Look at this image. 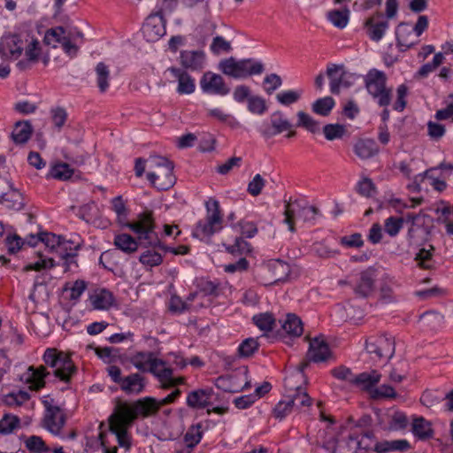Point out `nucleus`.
<instances>
[{"label":"nucleus","mask_w":453,"mask_h":453,"mask_svg":"<svg viewBox=\"0 0 453 453\" xmlns=\"http://www.w3.org/2000/svg\"><path fill=\"white\" fill-rule=\"evenodd\" d=\"M180 388H175L173 392L167 395L161 400H157L154 396H145L136 400L134 403H127V402H118L114 407V411L109 418V426L111 431L115 434L120 447L130 448L131 438L128 434V428L133 421L136 419L138 414L149 416L158 411L160 406L168 404L175 401L176 397L180 395Z\"/></svg>","instance_id":"obj_1"},{"label":"nucleus","mask_w":453,"mask_h":453,"mask_svg":"<svg viewBox=\"0 0 453 453\" xmlns=\"http://www.w3.org/2000/svg\"><path fill=\"white\" fill-rule=\"evenodd\" d=\"M127 226L136 233L137 239H134L130 234H119L114 239V245L126 253L136 251L139 245L153 248L159 245V238L155 231L156 223L153 212L146 211V212L139 213L136 219Z\"/></svg>","instance_id":"obj_2"},{"label":"nucleus","mask_w":453,"mask_h":453,"mask_svg":"<svg viewBox=\"0 0 453 453\" xmlns=\"http://www.w3.org/2000/svg\"><path fill=\"white\" fill-rule=\"evenodd\" d=\"M173 168V161L160 155H152L148 158L147 178L157 189H169L176 180Z\"/></svg>","instance_id":"obj_3"},{"label":"nucleus","mask_w":453,"mask_h":453,"mask_svg":"<svg viewBox=\"0 0 453 453\" xmlns=\"http://www.w3.org/2000/svg\"><path fill=\"white\" fill-rule=\"evenodd\" d=\"M218 68L225 75L234 77V79H244L248 75L262 73L264 64L253 61V59H241L238 61L235 58H227L219 62Z\"/></svg>","instance_id":"obj_4"},{"label":"nucleus","mask_w":453,"mask_h":453,"mask_svg":"<svg viewBox=\"0 0 453 453\" xmlns=\"http://www.w3.org/2000/svg\"><path fill=\"white\" fill-rule=\"evenodd\" d=\"M366 352L373 363H387L395 352L394 338L380 334V336H369L365 340Z\"/></svg>","instance_id":"obj_5"},{"label":"nucleus","mask_w":453,"mask_h":453,"mask_svg":"<svg viewBox=\"0 0 453 453\" xmlns=\"http://www.w3.org/2000/svg\"><path fill=\"white\" fill-rule=\"evenodd\" d=\"M365 87L379 105H389L392 100V89L387 88V76L383 71L372 69L365 76Z\"/></svg>","instance_id":"obj_6"},{"label":"nucleus","mask_w":453,"mask_h":453,"mask_svg":"<svg viewBox=\"0 0 453 453\" xmlns=\"http://www.w3.org/2000/svg\"><path fill=\"white\" fill-rule=\"evenodd\" d=\"M207 214L203 220H199L193 230L195 236L203 238L211 236L215 231L222 228V218L218 200H208L206 202Z\"/></svg>","instance_id":"obj_7"},{"label":"nucleus","mask_w":453,"mask_h":453,"mask_svg":"<svg viewBox=\"0 0 453 453\" xmlns=\"http://www.w3.org/2000/svg\"><path fill=\"white\" fill-rule=\"evenodd\" d=\"M331 372L334 378L348 380L351 384L363 388V389H370L372 386H375L381 380V373H379L377 370L363 372V373L354 375L352 370L348 366H336V368H333Z\"/></svg>","instance_id":"obj_8"},{"label":"nucleus","mask_w":453,"mask_h":453,"mask_svg":"<svg viewBox=\"0 0 453 453\" xmlns=\"http://www.w3.org/2000/svg\"><path fill=\"white\" fill-rule=\"evenodd\" d=\"M289 272L290 266L288 262L274 259L260 265L255 273V278L264 285H271L275 281L284 280Z\"/></svg>","instance_id":"obj_9"},{"label":"nucleus","mask_w":453,"mask_h":453,"mask_svg":"<svg viewBox=\"0 0 453 453\" xmlns=\"http://www.w3.org/2000/svg\"><path fill=\"white\" fill-rule=\"evenodd\" d=\"M43 361L55 367L54 374L59 380H70L76 371V366L69 357L64 353H58L55 348H48L43 354Z\"/></svg>","instance_id":"obj_10"},{"label":"nucleus","mask_w":453,"mask_h":453,"mask_svg":"<svg viewBox=\"0 0 453 453\" xmlns=\"http://www.w3.org/2000/svg\"><path fill=\"white\" fill-rule=\"evenodd\" d=\"M318 214H319V211L314 205H302L299 202H287L283 222L288 225L290 231H295L296 216L303 218L304 221H315Z\"/></svg>","instance_id":"obj_11"},{"label":"nucleus","mask_w":453,"mask_h":453,"mask_svg":"<svg viewBox=\"0 0 453 453\" xmlns=\"http://www.w3.org/2000/svg\"><path fill=\"white\" fill-rule=\"evenodd\" d=\"M142 32L148 42H157V40H159V38H162V36L165 35V19L164 12H162V4L157 12L150 13L147 17L142 26Z\"/></svg>","instance_id":"obj_12"},{"label":"nucleus","mask_w":453,"mask_h":453,"mask_svg":"<svg viewBox=\"0 0 453 453\" xmlns=\"http://www.w3.org/2000/svg\"><path fill=\"white\" fill-rule=\"evenodd\" d=\"M26 41L19 34H8L0 41V54L6 60H17L24 51Z\"/></svg>","instance_id":"obj_13"},{"label":"nucleus","mask_w":453,"mask_h":453,"mask_svg":"<svg viewBox=\"0 0 453 453\" xmlns=\"http://www.w3.org/2000/svg\"><path fill=\"white\" fill-rule=\"evenodd\" d=\"M200 87L204 94H212V96H227L230 88L227 86L221 74L206 71L200 79Z\"/></svg>","instance_id":"obj_14"},{"label":"nucleus","mask_w":453,"mask_h":453,"mask_svg":"<svg viewBox=\"0 0 453 453\" xmlns=\"http://www.w3.org/2000/svg\"><path fill=\"white\" fill-rule=\"evenodd\" d=\"M45 412L42 419L44 428L53 433V434H60L61 429L65 426L66 415L58 405H51L48 400L43 402Z\"/></svg>","instance_id":"obj_15"},{"label":"nucleus","mask_w":453,"mask_h":453,"mask_svg":"<svg viewBox=\"0 0 453 453\" xmlns=\"http://www.w3.org/2000/svg\"><path fill=\"white\" fill-rule=\"evenodd\" d=\"M150 372H152L162 382L164 388H171L178 382H183V377L174 379L173 370L171 366H167L164 360L156 358L153 351H151V361L150 365Z\"/></svg>","instance_id":"obj_16"},{"label":"nucleus","mask_w":453,"mask_h":453,"mask_svg":"<svg viewBox=\"0 0 453 453\" xmlns=\"http://www.w3.org/2000/svg\"><path fill=\"white\" fill-rule=\"evenodd\" d=\"M388 26L389 24L386 17H384L381 12L374 13L365 22L366 33L372 40H374V42H379V40L383 38Z\"/></svg>","instance_id":"obj_17"},{"label":"nucleus","mask_w":453,"mask_h":453,"mask_svg":"<svg viewBox=\"0 0 453 453\" xmlns=\"http://www.w3.org/2000/svg\"><path fill=\"white\" fill-rule=\"evenodd\" d=\"M188 70L183 65L181 67L167 68V72H170L174 79L178 81L177 92L179 94H192L196 90V81L188 73Z\"/></svg>","instance_id":"obj_18"},{"label":"nucleus","mask_w":453,"mask_h":453,"mask_svg":"<svg viewBox=\"0 0 453 453\" xmlns=\"http://www.w3.org/2000/svg\"><path fill=\"white\" fill-rule=\"evenodd\" d=\"M307 365L308 362L300 363L295 372H292V373L288 375L285 379V390L288 393L289 404L292 411L296 403L292 402V399L294 395H296L298 381L305 380L304 369Z\"/></svg>","instance_id":"obj_19"},{"label":"nucleus","mask_w":453,"mask_h":453,"mask_svg":"<svg viewBox=\"0 0 453 453\" xmlns=\"http://www.w3.org/2000/svg\"><path fill=\"white\" fill-rule=\"evenodd\" d=\"M376 281L375 271L368 267L359 274L358 280L354 286V293L360 296H368L372 294Z\"/></svg>","instance_id":"obj_20"},{"label":"nucleus","mask_w":453,"mask_h":453,"mask_svg":"<svg viewBox=\"0 0 453 453\" xmlns=\"http://www.w3.org/2000/svg\"><path fill=\"white\" fill-rule=\"evenodd\" d=\"M330 354L331 349L325 340H322V338H313V340L310 341L306 361L308 364L310 361H314V363L326 361Z\"/></svg>","instance_id":"obj_21"},{"label":"nucleus","mask_w":453,"mask_h":453,"mask_svg":"<svg viewBox=\"0 0 453 453\" xmlns=\"http://www.w3.org/2000/svg\"><path fill=\"white\" fill-rule=\"evenodd\" d=\"M180 63L188 70H202L206 63L203 50H181Z\"/></svg>","instance_id":"obj_22"},{"label":"nucleus","mask_w":453,"mask_h":453,"mask_svg":"<svg viewBox=\"0 0 453 453\" xmlns=\"http://www.w3.org/2000/svg\"><path fill=\"white\" fill-rule=\"evenodd\" d=\"M26 42V46L24 48L25 54L27 57L26 61H19L17 62V66L19 70H26L28 68L30 62H38L39 56L42 52V48L38 39H27V37H24Z\"/></svg>","instance_id":"obj_23"},{"label":"nucleus","mask_w":453,"mask_h":453,"mask_svg":"<svg viewBox=\"0 0 453 453\" xmlns=\"http://www.w3.org/2000/svg\"><path fill=\"white\" fill-rule=\"evenodd\" d=\"M49 374L47 372V368L45 366H38L35 368V366H28L26 373L24 374V378L27 382H28L29 388L31 389H41L45 386V378Z\"/></svg>","instance_id":"obj_24"},{"label":"nucleus","mask_w":453,"mask_h":453,"mask_svg":"<svg viewBox=\"0 0 453 453\" xmlns=\"http://www.w3.org/2000/svg\"><path fill=\"white\" fill-rule=\"evenodd\" d=\"M326 75L330 80V91L332 94H339L344 76V65L327 64Z\"/></svg>","instance_id":"obj_25"},{"label":"nucleus","mask_w":453,"mask_h":453,"mask_svg":"<svg viewBox=\"0 0 453 453\" xmlns=\"http://www.w3.org/2000/svg\"><path fill=\"white\" fill-rule=\"evenodd\" d=\"M354 152L360 159H369L379 152V146L374 140L365 138V140H357L354 144Z\"/></svg>","instance_id":"obj_26"},{"label":"nucleus","mask_w":453,"mask_h":453,"mask_svg":"<svg viewBox=\"0 0 453 453\" xmlns=\"http://www.w3.org/2000/svg\"><path fill=\"white\" fill-rule=\"evenodd\" d=\"M411 431L419 440H428L434 434L431 422L424 417H415L411 423Z\"/></svg>","instance_id":"obj_27"},{"label":"nucleus","mask_w":453,"mask_h":453,"mask_svg":"<svg viewBox=\"0 0 453 453\" xmlns=\"http://www.w3.org/2000/svg\"><path fill=\"white\" fill-rule=\"evenodd\" d=\"M7 188L5 193V207L11 210H22L25 206L23 194L13 187L12 181L7 180Z\"/></svg>","instance_id":"obj_28"},{"label":"nucleus","mask_w":453,"mask_h":453,"mask_svg":"<svg viewBox=\"0 0 453 453\" xmlns=\"http://www.w3.org/2000/svg\"><path fill=\"white\" fill-rule=\"evenodd\" d=\"M211 395L212 390H208V388L193 390L187 396V403L191 408H205L210 404Z\"/></svg>","instance_id":"obj_29"},{"label":"nucleus","mask_w":453,"mask_h":453,"mask_svg":"<svg viewBox=\"0 0 453 453\" xmlns=\"http://www.w3.org/2000/svg\"><path fill=\"white\" fill-rule=\"evenodd\" d=\"M397 45L401 50H407L417 43V39L413 34L412 28L408 24H400L395 29Z\"/></svg>","instance_id":"obj_30"},{"label":"nucleus","mask_w":453,"mask_h":453,"mask_svg":"<svg viewBox=\"0 0 453 453\" xmlns=\"http://www.w3.org/2000/svg\"><path fill=\"white\" fill-rule=\"evenodd\" d=\"M40 241L46 247L55 250L58 255H59L60 235H56V234H51V232H41L38 235H30L27 242L29 245H35Z\"/></svg>","instance_id":"obj_31"},{"label":"nucleus","mask_w":453,"mask_h":453,"mask_svg":"<svg viewBox=\"0 0 453 453\" xmlns=\"http://www.w3.org/2000/svg\"><path fill=\"white\" fill-rule=\"evenodd\" d=\"M146 385V380L140 373H131L123 378L122 390L126 393H141Z\"/></svg>","instance_id":"obj_32"},{"label":"nucleus","mask_w":453,"mask_h":453,"mask_svg":"<svg viewBox=\"0 0 453 453\" xmlns=\"http://www.w3.org/2000/svg\"><path fill=\"white\" fill-rule=\"evenodd\" d=\"M411 448L409 441L406 439H397L396 441H381L374 446L378 453H387V451H405Z\"/></svg>","instance_id":"obj_33"},{"label":"nucleus","mask_w":453,"mask_h":453,"mask_svg":"<svg viewBox=\"0 0 453 453\" xmlns=\"http://www.w3.org/2000/svg\"><path fill=\"white\" fill-rule=\"evenodd\" d=\"M90 299L95 309H109L113 303L114 296L107 289H99L90 296Z\"/></svg>","instance_id":"obj_34"},{"label":"nucleus","mask_w":453,"mask_h":453,"mask_svg":"<svg viewBox=\"0 0 453 453\" xmlns=\"http://www.w3.org/2000/svg\"><path fill=\"white\" fill-rule=\"evenodd\" d=\"M271 124L272 129H267L265 131L267 135H275V134L284 132V130H288V128H290L293 126L290 121H288V118H285L284 114L280 113V111H276V113L272 114Z\"/></svg>","instance_id":"obj_35"},{"label":"nucleus","mask_w":453,"mask_h":453,"mask_svg":"<svg viewBox=\"0 0 453 453\" xmlns=\"http://www.w3.org/2000/svg\"><path fill=\"white\" fill-rule=\"evenodd\" d=\"M33 133V127L29 121H17L12 132V137L15 142H27Z\"/></svg>","instance_id":"obj_36"},{"label":"nucleus","mask_w":453,"mask_h":453,"mask_svg":"<svg viewBox=\"0 0 453 453\" xmlns=\"http://www.w3.org/2000/svg\"><path fill=\"white\" fill-rule=\"evenodd\" d=\"M335 101L332 96H325L324 97H319L311 104V110L316 114L319 115H329L331 114Z\"/></svg>","instance_id":"obj_37"},{"label":"nucleus","mask_w":453,"mask_h":453,"mask_svg":"<svg viewBox=\"0 0 453 453\" xmlns=\"http://www.w3.org/2000/svg\"><path fill=\"white\" fill-rule=\"evenodd\" d=\"M322 131L327 141H334V139H342L348 134L349 129L341 123H328L323 127Z\"/></svg>","instance_id":"obj_38"},{"label":"nucleus","mask_w":453,"mask_h":453,"mask_svg":"<svg viewBox=\"0 0 453 453\" xmlns=\"http://www.w3.org/2000/svg\"><path fill=\"white\" fill-rule=\"evenodd\" d=\"M282 328L290 335H302V332H303L302 319L296 314H287Z\"/></svg>","instance_id":"obj_39"},{"label":"nucleus","mask_w":453,"mask_h":453,"mask_svg":"<svg viewBox=\"0 0 453 453\" xmlns=\"http://www.w3.org/2000/svg\"><path fill=\"white\" fill-rule=\"evenodd\" d=\"M350 11L349 7H343V9H334L327 12V18L338 28H344L349 23Z\"/></svg>","instance_id":"obj_40"},{"label":"nucleus","mask_w":453,"mask_h":453,"mask_svg":"<svg viewBox=\"0 0 453 453\" xmlns=\"http://www.w3.org/2000/svg\"><path fill=\"white\" fill-rule=\"evenodd\" d=\"M304 381L306 382L305 377ZM304 381H298L296 395L292 399V401H295L294 408H296V410H302L303 406H311L313 403V398H311L303 387Z\"/></svg>","instance_id":"obj_41"},{"label":"nucleus","mask_w":453,"mask_h":453,"mask_svg":"<svg viewBox=\"0 0 453 453\" xmlns=\"http://www.w3.org/2000/svg\"><path fill=\"white\" fill-rule=\"evenodd\" d=\"M96 82L101 92L109 88L111 71L104 62H98L96 65Z\"/></svg>","instance_id":"obj_42"},{"label":"nucleus","mask_w":453,"mask_h":453,"mask_svg":"<svg viewBox=\"0 0 453 453\" xmlns=\"http://www.w3.org/2000/svg\"><path fill=\"white\" fill-rule=\"evenodd\" d=\"M297 126L299 127H304L310 132H319L321 125L319 121H317L313 116L305 113V111H298L297 113Z\"/></svg>","instance_id":"obj_43"},{"label":"nucleus","mask_w":453,"mask_h":453,"mask_svg":"<svg viewBox=\"0 0 453 453\" xmlns=\"http://www.w3.org/2000/svg\"><path fill=\"white\" fill-rule=\"evenodd\" d=\"M130 362L139 369V371H150L151 364V351H137L130 357Z\"/></svg>","instance_id":"obj_44"},{"label":"nucleus","mask_w":453,"mask_h":453,"mask_svg":"<svg viewBox=\"0 0 453 453\" xmlns=\"http://www.w3.org/2000/svg\"><path fill=\"white\" fill-rule=\"evenodd\" d=\"M420 321L432 329H437L443 324L444 316L438 311H426L420 315Z\"/></svg>","instance_id":"obj_45"},{"label":"nucleus","mask_w":453,"mask_h":453,"mask_svg":"<svg viewBox=\"0 0 453 453\" xmlns=\"http://www.w3.org/2000/svg\"><path fill=\"white\" fill-rule=\"evenodd\" d=\"M20 426V418L17 415H12V413H6L0 419V433L7 434L12 433L14 429Z\"/></svg>","instance_id":"obj_46"},{"label":"nucleus","mask_w":453,"mask_h":453,"mask_svg":"<svg viewBox=\"0 0 453 453\" xmlns=\"http://www.w3.org/2000/svg\"><path fill=\"white\" fill-rule=\"evenodd\" d=\"M63 33H65V28L60 27V26L49 28L46 30L43 41L47 45H52V47H57L58 43H60L61 47H63Z\"/></svg>","instance_id":"obj_47"},{"label":"nucleus","mask_w":453,"mask_h":453,"mask_svg":"<svg viewBox=\"0 0 453 453\" xmlns=\"http://www.w3.org/2000/svg\"><path fill=\"white\" fill-rule=\"evenodd\" d=\"M440 215L437 218L438 223H443L448 234H453V207L450 209L449 205H445L442 209H438Z\"/></svg>","instance_id":"obj_48"},{"label":"nucleus","mask_w":453,"mask_h":453,"mask_svg":"<svg viewBox=\"0 0 453 453\" xmlns=\"http://www.w3.org/2000/svg\"><path fill=\"white\" fill-rule=\"evenodd\" d=\"M404 219L403 217H388L384 222V230L389 236H396L403 228Z\"/></svg>","instance_id":"obj_49"},{"label":"nucleus","mask_w":453,"mask_h":453,"mask_svg":"<svg viewBox=\"0 0 453 453\" xmlns=\"http://www.w3.org/2000/svg\"><path fill=\"white\" fill-rule=\"evenodd\" d=\"M253 321L261 330H272L275 327V318L272 313L255 314Z\"/></svg>","instance_id":"obj_50"},{"label":"nucleus","mask_w":453,"mask_h":453,"mask_svg":"<svg viewBox=\"0 0 453 453\" xmlns=\"http://www.w3.org/2000/svg\"><path fill=\"white\" fill-rule=\"evenodd\" d=\"M203 436L202 426L201 424H196V426H191L188 430L186 432L184 435V441H186L188 447L193 448L201 441Z\"/></svg>","instance_id":"obj_51"},{"label":"nucleus","mask_w":453,"mask_h":453,"mask_svg":"<svg viewBox=\"0 0 453 453\" xmlns=\"http://www.w3.org/2000/svg\"><path fill=\"white\" fill-rule=\"evenodd\" d=\"M265 99L261 96H251L248 97V110L253 114H264L267 111Z\"/></svg>","instance_id":"obj_52"},{"label":"nucleus","mask_w":453,"mask_h":453,"mask_svg":"<svg viewBox=\"0 0 453 453\" xmlns=\"http://www.w3.org/2000/svg\"><path fill=\"white\" fill-rule=\"evenodd\" d=\"M50 174L58 180H69L73 174V168H71L68 163H58L52 166Z\"/></svg>","instance_id":"obj_53"},{"label":"nucleus","mask_w":453,"mask_h":453,"mask_svg":"<svg viewBox=\"0 0 453 453\" xmlns=\"http://www.w3.org/2000/svg\"><path fill=\"white\" fill-rule=\"evenodd\" d=\"M259 348V343L257 338H246L238 347V354L242 356V357H249V356H252L255 350H257Z\"/></svg>","instance_id":"obj_54"},{"label":"nucleus","mask_w":453,"mask_h":453,"mask_svg":"<svg viewBox=\"0 0 453 453\" xmlns=\"http://www.w3.org/2000/svg\"><path fill=\"white\" fill-rule=\"evenodd\" d=\"M111 208L113 211H115V213L117 214L119 221L120 223H126L127 210L121 195H118L117 196H114V198H112Z\"/></svg>","instance_id":"obj_55"},{"label":"nucleus","mask_w":453,"mask_h":453,"mask_svg":"<svg viewBox=\"0 0 453 453\" xmlns=\"http://www.w3.org/2000/svg\"><path fill=\"white\" fill-rule=\"evenodd\" d=\"M433 246H431L430 249H425V247H422V249H419L417 253L416 260L423 268H433Z\"/></svg>","instance_id":"obj_56"},{"label":"nucleus","mask_w":453,"mask_h":453,"mask_svg":"<svg viewBox=\"0 0 453 453\" xmlns=\"http://www.w3.org/2000/svg\"><path fill=\"white\" fill-rule=\"evenodd\" d=\"M139 261L144 265L154 266V265H159V263L163 262V256L159 254V252H157V250H150V249H149L141 254Z\"/></svg>","instance_id":"obj_57"},{"label":"nucleus","mask_w":453,"mask_h":453,"mask_svg":"<svg viewBox=\"0 0 453 453\" xmlns=\"http://www.w3.org/2000/svg\"><path fill=\"white\" fill-rule=\"evenodd\" d=\"M50 115L53 125L58 128L63 127L68 118L66 110H65V108H61V106L52 108L50 110Z\"/></svg>","instance_id":"obj_58"},{"label":"nucleus","mask_w":453,"mask_h":453,"mask_svg":"<svg viewBox=\"0 0 453 453\" xmlns=\"http://www.w3.org/2000/svg\"><path fill=\"white\" fill-rule=\"evenodd\" d=\"M26 447L32 451L36 453H42V451H48L49 447L46 446L43 439L40 435H30L26 440Z\"/></svg>","instance_id":"obj_59"},{"label":"nucleus","mask_w":453,"mask_h":453,"mask_svg":"<svg viewBox=\"0 0 453 453\" xmlns=\"http://www.w3.org/2000/svg\"><path fill=\"white\" fill-rule=\"evenodd\" d=\"M265 180L260 173L254 175L253 179L248 182L247 191L250 195L257 196L262 193Z\"/></svg>","instance_id":"obj_60"},{"label":"nucleus","mask_w":453,"mask_h":453,"mask_svg":"<svg viewBox=\"0 0 453 453\" xmlns=\"http://www.w3.org/2000/svg\"><path fill=\"white\" fill-rule=\"evenodd\" d=\"M226 249L229 253H249L251 251L250 242H247L242 237H236L234 244L226 246Z\"/></svg>","instance_id":"obj_61"},{"label":"nucleus","mask_w":453,"mask_h":453,"mask_svg":"<svg viewBox=\"0 0 453 453\" xmlns=\"http://www.w3.org/2000/svg\"><path fill=\"white\" fill-rule=\"evenodd\" d=\"M265 90L267 94H273L276 88L282 85V80L279 74H268L264 79Z\"/></svg>","instance_id":"obj_62"},{"label":"nucleus","mask_w":453,"mask_h":453,"mask_svg":"<svg viewBox=\"0 0 453 453\" xmlns=\"http://www.w3.org/2000/svg\"><path fill=\"white\" fill-rule=\"evenodd\" d=\"M370 390L373 397H395V395H396L394 387H392V385H387V383L376 388L372 387Z\"/></svg>","instance_id":"obj_63"},{"label":"nucleus","mask_w":453,"mask_h":453,"mask_svg":"<svg viewBox=\"0 0 453 453\" xmlns=\"http://www.w3.org/2000/svg\"><path fill=\"white\" fill-rule=\"evenodd\" d=\"M441 396H440L437 392H432V390H426L420 396L422 404L427 406V408L437 406V404L441 403Z\"/></svg>","instance_id":"obj_64"}]
</instances>
